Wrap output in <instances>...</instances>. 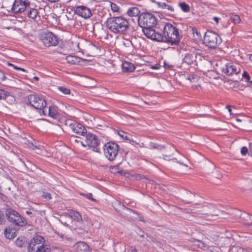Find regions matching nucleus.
<instances>
[{
    "instance_id": "63",
    "label": "nucleus",
    "mask_w": 252,
    "mask_h": 252,
    "mask_svg": "<svg viewBox=\"0 0 252 252\" xmlns=\"http://www.w3.org/2000/svg\"><path fill=\"white\" fill-rule=\"evenodd\" d=\"M172 160L176 161L177 160V159L176 158H172Z\"/></svg>"
},
{
    "instance_id": "62",
    "label": "nucleus",
    "mask_w": 252,
    "mask_h": 252,
    "mask_svg": "<svg viewBox=\"0 0 252 252\" xmlns=\"http://www.w3.org/2000/svg\"><path fill=\"white\" fill-rule=\"evenodd\" d=\"M74 141H75V142H76V143H79V142H80L78 140H77V139H75V140H74Z\"/></svg>"
},
{
    "instance_id": "44",
    "label": "nucleus",
    "mask_w": 252,
    "mask_h": 252,
    "mask_svg": "<svg viewBox=\"0 0 252 252\" xmlns=\"http://www.w3.org/2000/svg\"><path fill=\"white\" fill-rule=\"evenodd\" d=\"M42 196L43 198L48 200H49L52 198L51 194L48 192H43Z\"/></svg>"
},
{
    "instance_id": "55",
    "label": "nucleus",
    "mask_w": 252,
    "mask_h": 252,
    "mask_svg": "<svg viewBox=\"0 0 252 252\" xmlns=\"http://www.w3.org/2000/svg\"><path fill=\"white\" fill-rule=\"evenodd\" d=\"M226 108L227 109V110H228L229 112L230 113V114L231 115L232 114V113H231V106H226Z\"/></svg>"
},
{
    "instance_id": "57",
    "label": "nucleus",
    "mask_w": 252,
    "mask_h": 252,
    "mask_svg": "<svg viewBox=\"0 0 252 252\" xmlns=\"http://www.w3.org/2000/svg\"><path fill=\"white\" fill-rule=\"evenodd\" d=\"M48 0L51 2H57V1H59V0Z\"/></svg>"
},
{
    "instance_id": "30",
    "label": "nucleus",
    "mask_w": 252,
    "mask_h": 252,
    "mask_svg": "<svg viewBox=\"0 0 252 252\" xmlns=\"http://www.w3.org/2000/svg\"><path fill=\"white\" fill-rule=\"evenodd\" d=\"M178 5L184 12H188L189 11V6L186 3L180 2L179 3Z\"/></svg>"
},
{
    "instance_id": "35",
    "label": "nucleus",
    "mask_w": 252,
    "mask_h": 252,
    "mask_svg": "<svg viewBox=\"0 0 252 252\" xmlns=\"http://www.w3.org/2000/svg\"><path fill=\"white\" fill-rule=\"evenodd\" d=\"M58 90L64 94H70V90L63 86H60L58 88Z\"/></svg>"
},
{
    "instance_id": "37",
    "label": "nucleus",
    "mask_w": 252,
    "mask_h": 252,
    "mask_svg": "<svg viewBox=\"0 0 252 252\" xmlns=\"http://www.w3.org/2000/svg\"><path fill=\"white\" fill-rule=\"evenodd\" d=\"M193 243L194 246L197 247L200 249H203V248L205 247L204 243L199 240H194L193 241Z\"/></svg>"
},
{
    "instance_id": "16",
    "label": "nucleus",
    "mask_w": 252,
    "mask_h": 252,
    "mask_svg": "<svg viewBox=\"0 0 252 252\" xmlns=\"http://www.w3.org/2000/svg\"><path fill=\"white\" fill-rule=\"evenodd\" d=\"M65 60L66 62L72 65L80 64L82 62V59L77 56H68L66 57Z\"/></svg>"
},
{
    "instance_id": "20",
    "label": "nucleus",
    "mask_w": 252,
    "mask_h": 252,
    "mask_svg": "<svg viewBox=\"0 0 252 252\" xmlns=\"http://www.w3.org/2000/svg\"><path fill=\"white\" fill-rule=\"evenodd\" d=\"M69 215L70 218L78 222L82 221V216L78 212L70 210L69 212Z\"/></svg>"
},
{
    "instance_id": "7",
    "label": "nucleus",
    "mask_w": 252,
    "mask_h": 252,
    "mask_svg": "<svg viewBox=\"0 0 252 252\" xmlns=\"http://www.w3.org/2000/svg\"><path fill=\"white\" fill-rule=\"evenodd\" d=\"M27 103L30 104L35 109L38 110L40 115L41 114V111L44 109L47 105L44 99L35 94L28 95Z\"/></svg>"
},
{
    "instance_id": "41",
    "label": "nucleus",
    "mask_w": 252,
    "mask_h": 252,
    "mask_svg": "<svg viewBox=\"0 0 252 252\" xmlns=\"http://www.w3.org/2000/svg\"><path fill=\"white\" fill-rule=\"evenodd\" d=\"M5 221L4 215L3 213L0 210V225L4 224Z\"/></svg>"
},
{
    "instance_id": "12",
    "label": "nucleus",
    "mask_w": 252,
    "mask_h": 252,
    "mask_svg": "<svg viewBox=\"0 0 252 252\" xmlns=\"http://www.w3.org/2000/svg\"><path fill=\"white\" fill-rule=\"evenodd\" d=\"M74 12L75 14L84 19L89 18L92 15L91 9L84 5L77 6L75 9Z\"/></svg>"
},
{
    "instance_id": "60",
    "label": "nucleus",
    "mask_w": 252,
    "mask_h": 252,
    "mask_svg": "<svg viewBox=\"0 0 252 252\" xmlns=\"http://www.w3.org/2000/svg\"><path fill=\"white\" fill-rule=\"evenodd\" d=\"M7 64H8V66H12V67H13V65H14V64H13L12 63H8Z\"/></svg>"
},
{
    "instance_id": "3",
    "label": "nucleus",
    "mask_w": 252,
    "mask_h": 252,
    "mask_svg": "<svg viewBox=\"0 0 252 252\" xmlns=\"http://www.w3.org/2000/svg\"><path fill=\"white\" fill-rule=\"evenodd\" d=\"M108 29L115 34H124L129 29L128 20L123 16L113 17L107 20Z\"/></svg>"
},
{
    "instance_id": "61",
    "label": "nucleus",
    "mask_w": 252,
    "mask_h": 252,
    "mask_svg": "<svg viewBox=\"0 0 252 252\" xmlns=\"http://www.w3.org/2000/svg\"><path fill=\"white\" fill-rule=\"evenodd\" d=\"M33 79L35 80H38V78L36 76L34 77Z\"/></svg>"
},
{
    "instance_id": "22",
    "label": "nucleus",
    "mask_w": 252,
    "mask_h": 252,
    "mask_svg": "<svg viewBox=\"0 0 252 252\" xmlns=\"http://www.w3.org/2000/svg\"><path fill=\"white\" fill-rule=\"evenodd\" d=\"M26 10H27V16L32 19H35L38 13L37 9L35 8H30V6L29 8H27Z\"/></svg>"
},
{
    "instance_id": "24",
    "label": "nucleus",
    "mask_w": 252,
    "mask_h": 252,
    "mask_svg": "<svg viewBox=\"0 0 252 252\" xmlns=\"http://www.w3.org/2000/svg\"><path fill=\"white\" fill-rule=\"evenodd\" d=\"M193 55L189 53H187L185 55V57L183 60V63H187V64H191L193 63Z\"/></svg>"
},
{
    "instance_id": "32",
    "label": "nucleus",
    "mask_w": 252,
    "mask_h": 252,
    "mask_svg": "<svg viewBox=\"0 0 252 252\" xmlns=\"http://www.w3.org/2000/svg\"><path fill=\"white\" fill-rule=\"evenodd\" d=\"M230 20L234 24H238L241 22V18L238 15H232L230 17Z\"/></svg>"
},
{
    "instance_id": "17",
    "label": "nucleus",
    "mask_w": 252,
    "mask_h": 252,
    "mask_svg": "<svg viewBox=\"0 0 252 252\" xmlns=\"http://www.w3.org/2000/svg\"><path fill=\"white\" fill-rule=\"evenodd\" d=\"M15 229L10 226L6 228L4 231L5 238L8 239H13L15 237Z\"/></svg>"
},
{
    "instance_id": "2",
    "label": "nucleus",
    "mask_w": 252,
    "mask_h": 252,
    "mask_svg": "<svg viewBox=\"0 0 252 252\" xmlns=\"http://www.w3.org/2000/svg\"><path fill=\"white\" fill-rule=\"evenodd\" d=\"M138 22L146 36L153 40L158 32L155 28L157 19L155 15L150 13H142L138 18Z\"/></svg>"
},
{
    "instance_id": "43",
    "label": "nucleus",
    "mask_w": 252,
    "mask_h": 252,
    "mask_svg": "<svg viewBox=\"0 0 252 252\" xmlns=\"http://www.w3.org/2000/svg\"><path fill=\"white\" fill-rule=\"evenodd\" d=\"M197 76L194 75H189L188 77V79L190 80L191 82H195V80L197 79Z\"/></svg>"
},
{
    "instance_id": "58",
    "label": "nucleus",
    "mask_w": 252,
    "mask_h": 252,
    "mask_svg": "<svg viewBox=\"0 0 252 252\" xmlns=\"http://www.w3.org/2000/svg\"><path fill=\"white\" fill-rule=\"evenodd\" d=\"M32 146H33V147H32L33 149H38V148L37 147V146L32 145Z\"/></svg>"
},
{
    "instance_id": "53",
    "label": "nucleus",
    "mask_w": 252,
    "mask_h": 252,
    "mask_svg": "<svg viewBox=\"0 0 252 252\" xmlns=\"http://www.w3.org/2000/svg\"><path fill=\"white\" fill-rule=\"evenodd\" d=\"M130 252H138V251L136 248L131 247L130 248Z\"/></svg>"
},
{
    "instance_id": "40",
    "label": "nucleus",
    "mask_w": 252,
    "mask_h": 252,
    "mask_svg": "<svg viewBox=\"0 0 252 252\" xmlns=\"http://www.w3.org/2000/svg\"><path fill=\"white\" fill-rule=\"evenodd\" d=\"M122 208L123 209L127 210L130 213H133L135 214H136L138 216L140 215V214L137 212H136L131 209H130V208H128L126 207L124 204L122 205Z\"/></svg>"
},
{
    "instance_id": "8",
    "label": "nucleus",
    "mask_w": 252,
    "mask_h": 252,
    "mask_svg": "<svg viewBox=\"0 0 252 252\" xmlns=\"http://www.w3.org/2000/svg\"><path fill=\"white\" fill-rule=\"evenodd\" d=\"M85 141L86 144H84L81 141V143L83 146L86 147V146H88L89 147L92 148L94 151L99 152L100 149L99 146L100 144V141L97 138L95 135L91 133L87 134Z\"/></svg>"
},
{
    "instance_id": "18",
    "label": "nucleus",
    "mask_w": 252,
    "mask_h": 252,
    "mask_svg": "<svg viewBox=\"0 0 252 252\" xmlns=\"http://www.w3.org/2000/svg\"><path fill=\"white\" fill-rule=\"evenodd\" d=\"M123 71L126 72H131L134 70L135 67L134 64L130 62H125L122 64Z\"/></svg>"
},
{
    "instance_id": "26",
    "label": "nucleus",
    "mask_w": 252,
    "mask_h": 252,
    "mask_svg": "<svg viewBox=\"0 0 252 252\" xmlns=\"http://www.w3.org/2000/svg\"><path fill=\"white\" fill-rule=\"evenodd\" d=\"M231 251L232 252H251V249L247 248L244 249L239 246H234L232 247Z\"/></svg>"
},
{
    "instance_id": "33",
    "label": "nucleus",
    "mask_w": 252,
    "mask_h": 252,
    "mask_svg": "<svg viewBox=\"0 0 252 252\" xmlns=\"http://www.w3.org/2000/svg\"><path fill=\"white\" fill-rule=\"evenodd\" d=\"M111 9L114 12H120V7L116 3L111 2L110 4Z\"/></svg>"
},
{
    "instance_id": "42",
    "label": "nucleus",
    "mask_w": 252,
    "mask_h": 252,
    "mask_svg": "<svg viewBox=\"0 0 252 252\" xmlns=\"http://www.w3.org/2000/svg\"><path fill=\"white\" fill-rule=\"evenodd\" d=\"M16 245L19 247H23L24 242L19 238H17L15 241Z\"/></svg>"
},
{
    "instance_id": "54",
    "label": "nucleus",
    "mask_w": 252,
    "mask_h": 252,
    "mask_svg": "<svg viewBox=\"0 0 252 252\" xmlns=\"http://www.w3.org/2000/svg\"><path fill=\"white\" fill-rule=\"evenodd\" d=\"M138 235L142 238H144V237H145L144 232H141V230L140 231V233H138Z\"/></svg>"
},
{
    "instance_id": "36",
    "label": "nucleus",
    "mask_w": 252,
    "mask_h": 252,
    "mask_svg": "<svg viewBox=\"0 0 252 252\" xmlns=\"http://www.w3.org/2000/svg\"><path fill=\"white\" fill-rule=\"evenodd\" d=\"M9 95V93L7 91L0 89V100L5 99L6 97Z\"/></svg>"
},
{
    "instance_id": "48",
    "label": "nucleus",
    "mask_w": 252,
    "mask_h": 252,
    "mask_svg": "<svg viewBox=\"0 0 252 252\" xmlns=\"http://www.w3.org/2000/svg\"><path fill=\"white\" fill-rule=\"evenodd\" d=\"M84 195H85L87 198H88L91 200L95 201V199L93 198V194L91 193H89L85 195L84 194Z\"/></svg>"
},
{
    "instance_id": "23",
    "label": "nucleus",
    "mask_w": 252,
    "mask_h": 252,
    "mask_svg": "<svg viewBox=\"0 0 252 252\" xmlns=\"http://www.w3.org/2000/svg\"><path fill=\"white\" fill-rule=\"evenodd\" d=\"M16 225L23 226L26 225L27 223V220L23 217H21L20 215L18 216L16 220H14V221L13 222Z\"/></svg>"
},
{
    "instance_id": "56",
    "label": "nucleus",
    "mask_w": 252,
    "mask_h": 252,
    "mask_svg": "<svg viewBox=\"0 0 252 252\" xmlns=\"http://www.w3.org/2000/svg\"><path fill=\"white\" fill-rule=\"evenodd\" d=\"M152 69H158L159 68V66L158 65H156V66H153L152 67Z\"/></svg>"
},
{
    "instance_id": "31",
    "label": "nucleus",
    "mask_w": 252,
    "mask_h": 252,
    "mask_svg": "<svg viewBox=\"0 0 252 252\" xmlns=\"http://www.w3.org/2000/svg\"><path fill=\"white\" fill-rule=\"evenodd\" d=\"M36 246V244H34V243L31 241L30 243L29 244V246L28 248V252H35L37 248Z\"/></svg>"
},
{
    "instance_id": "49",
    "label": "nucleus",
    "mask_w": 252,
    "mask_h": 252,
    "mask_svg": "<svg viewBox=\"0 0 252 252\" xmlns=\"http://www.w3.org/2000/svg\"><path fill=\"white\" fill-rule=\"evenodd\" d=\"M13 67L16 69V70H21V71H22L23 72H27V70L26 69H25L24 68H21V67H18L16 65H13Z\"/></svg>"
},
{
    "instance_id": "15",
    "label": "nucleus",
    "mask_w": 252,
    "mask_h": 252,
    "mask_svg": "<svg viewBox=\"0 0 252 252\" xmlns=\"http://www.w3.org/2000/svg\"><path fill=\"white\" fill-rule=\"evenodd\" d=\"M19 215V214L17 212L12 209L7 210L6 212V216L7 219L11 222H13L14 220H16Z\"/></svg>"
},
{
    "instance_id": "45",
    "label": "nucleus",
    "mask_w": 252,
    "mask_h": 252,
    "mask_svg": "<svg viewBox=\"0 0 252 252\" xmlns=\"http://www.w3.org/2000/svg\"><path fill=\"white\" fill-rule=\"evenodd\" d=\"M248 150L246 147H243L241 149V153L243 156H245L248 153Z\"/></svg>"
},
{
    "instance_id": "46",
    "label": "nucleus",
    "mask_w": 252,
    "mask_h": 252,
    "mask_svg": "<svg viewBox=\"0 0 252 252\" xmlns=\"http://www.w3.org/2000/svg\"><path fill=\"white\" fill-rule=\"evenodd\" d=\"M6 77L4 74V73L0 70V83L5 80Z\"/></svg>"
},
{
    "instance_id": "6",
    "label": "nucleus",
    "mask_w": 252,
    "mask_h": 252,
    "mask_svg": "<svg viewBox=\"0 0 252 252\" xmlns=\"http://www.w3.org/2000/svg\"><path fill=\"white\" fill-rule=\"evenodd\" d=\"M105 157L110 161L115 159L118 155L119 146L114 142H109L103 147Z\"/></svg>"
},
{
    "instance_id": "59",
    "label": "nucleus",
    "mask_w": 252,
    "mask_h": 252,
    "mask_svg": "<svg viewBox=\"0 0 252 252\" xmlns=\"http://www.w3.org/2000/svg\"><path fill=\"white\" fill-rule=\"evenodd\" d=\"M26 214H27L28 215H31L32 214V213L30 211H26Z\"/></svg>"
},
{
    "instance_id": "5",
    "label": "nucleus",
    "mask_w": 252,
    "mask_h": 252,
    "mask_svg": "<svg viewBox=\"0 0 252 252\" xmlns=\"http://www.w3.org/2000/svg\"><path fill=\"white\" fill-rule=\"evenodd\" d=\"M204 43L211 48H215L222 42L221 37L215 32L207 31L204 36Z\"/></svg>"
},
{
    "instance_id": "38",
    "label": "nucleus",
    "mask_w": 252,
    "mask_h": 252,
    "mask_svg": "<svg viewBox=\"0 0 252 252\" xmlns=\"http://www.w3.org/2000/svg\"><path fill=\"white\" fill-rule=\"evenodd\" d=\"M150 146L152 149H157L160 150L165 148L164 146L160 145L155 143H150Z\"/></svg>"
},
{
    "instance_id": "34",
    "label": "nucleus",
    "mask_w": 252,
    "mask_h": 252,
    "mask_svg": "<svg viewBox=\"0 0 252 252\" xmlns=\"http://www.w3.org/2000/svg\"><path fill=\"white\" fill-rule=\"evenodd\" d=\"M192 33L196 39H198L201 37L200 32L195 28H192Z\"/></svg>"
},
{
    "instance_id": "9",
    "label": "nucleus",
    "mask_w": 252,
    "mask_h": 252,
    "mask_svg": "<svg viewBox=\"0 0 252 252\" xmlns=\"http://www.w3.org/2000/svg\"><path fill=\"white\" fill-rule=\"evenodd\" d=\"M40 40L46 47L55 46L59 43L58 37L51 32H46L41 36Z\"/></svg>"
},
{
    "instance_id": "14",
    "label": "nucleus",
    "mask_w": 252,
    "mask_h": 252,
    "mask_svg": "<svg viewBox=\"0 0 252 252\" xmlns=\"http://www.w3.org/2000/svg\"><path fill=\"white\" fill-rule=\"evenodd\" d=\"M41 115L46 116L48 114L49 116L55 119H57L59 117V113L57 107L55 106H51L49 107L46 106L44 109L41 111Z\"/></svg>"
},
{
    "instance_id": "29",
    "label": "nucleus",
    "mask_w": 252,
    "mask_h": 252,
    "mask_svg": "<svg viewBox=\"0 0 252 252\" xmlns=\"http://www.w3.org/2000/svg\"><path fill=\"white\" fill-rule=\"evenodd\" d=\"M50 249L43 245L37 246L35 252H50Z\"/></svg>"
},
{
    "instance_id": "11",
    "label": "nucleus",
    "mask_w": 252,
    "mask_h": 252,
    "mask_svg": "<svg viewBox=\"0 0 252 252\" xmlns=\"http://www.w3.org/2000/svg\"><path fill=\"white\" fill-rule=\"evenodd\" d=\"M238 65H236L232 63H227L225 66L222 68V72L227 76H232L233 74H238L240 73V68L237 67Z\"/></svg>"
},
{
    "instance_id": "4",
    "label": "nucleus",
    "mask_w": 252,
    "mask_h": 252,
    "mask_svg": "<svg viewBox=\"0 0 252 252\" xmlns=\"http://www.w3.org/2000/svg\"><path fill=\"white\" fill-rule=\"evenodd\" d=\"M198 212L200 215L199 217L206 220H215L220 213V211L216 209L214 205L211 204L204 205L202 209Z\"/></svg>"
},
{
    "instance_id": "64",
    "label": "nucleus",
    "mask_w": 252,
    "mask_h": 252,
    "mask_svg": "<svg viewBox=\"0 0 252 252\" xmlns=\"http://www.w3.org/2000/svg\"><path fill=\"white\" fill-rule=\"evenodd\" d=\"M250 60L252 62V55H251V56H250Z\"/></svg>"
},
{
    "instance_id": "13",
    "label": "nucleus",
    "mask_w": 252,
    "mask_h": 252,
    "mask_svg": "<svg viewBox=\"0 0 252 252\" xmlns=\"http://www.w3.org/2000/svg\"><path fill=\"white\" fill-rule=\"evenodd\" d=\"M69 126L74 133L78 135L84 136L87 134V129L79 123L72 122L69 124Z\"/></svg>"
},
{
    "instance_id": "21",
    "label": "nucleus",
    "mask_w": 252,
    "mask_h": 252,
    "mask_svg": "<svg viewBox=\"0 0 252 252\" xmlns=\"http://www.w3.org/2000/svg\"><path fill=\"white\" fill-rule=\"evenodd\" d=\"M140 11L136 7H130L127 11V14L131 17H137L140 14Z\"/></svg>"
},
{
    "instance_id": "52",
    "label": "nucleus",
    "mask_w": 252,
    "mask_h": 252,
    "mask_svg": "<svg viewBox=\"0 0 252 252\" xmlns=\"http://www.w3.org/2000/svg\"><path fill=\"white\" fill-rule=\"evenodd\" d=\"M162 2L163 1H156V3L157 4V5L159 7H161V5L162 4Z\"/></svg>"
},
{
    "instance_id": "28",
    "label": "nucleus",
    "mask_w": 252,
    "mask_h": 252,
    "mask_svg": "<svg viewBox=\"0 0 252 252\" xmlns=\"http://www.w3.org/2000/svg\"><path fill=\"white\" fill-rule=\"evenodd\" d=\"M44 238L41 236H36L35 237H33L32 239H31V241H32L34 244H36V245H39L41 244L42 242H44Z\"/></svg>"
},
{
    "instance_id": "10",
    "label": "nucleus",
    "mask_w": 252,
    "mask_h": 252,
    "mask_svg": "<svg viewBox=\"0 0 252 252\" xmlns=\"http://www.w3.org/2000/svg\"><path fill=\"white\" fill-rule=\"evenodd\" d=\"M30 6V1L29 0H15L11 11L15 14L22 13L29 8Z\"/></svg>"
},
{
    "instance_id": "51",
    "label": "nucleus",
    "mask_w": 252,
    "mask_h": 252,
    "mask_svg": "<svg viewBox=\"0 0 252 252\" xmlns=\"http://www.w3.org/2000/svg\"><path fill=\"white\" fill-rule=\"evenodd\" d=\"M213 19L217 24L219 23V20H220V18L217 17H214Z\"/></svg>"
},
{
    "instance_id": "50",
    "label": "nucleus",
    "mask_w": 252,
    "mask_h": 252,
    "mask_svg": "<svg viewBox=\"0 0 252 252\" xmlns=\"http://www.w3.org/2000/svg\"><path fill=\"white\" fill-rule=\"evenodd\" d=\"M167 2H168V1H163V2H162V4L161 5V7L163 9H165L166 7V5L167 4Z\"/></svg>"
},
{
    "instance_id": "39",
    "label": "nucleus",
    "mask_w": 252,
    "mask_h": 252,
    "mask_svg": "<svg viewBox=\"0 0 252 252\" xmlns=\"http://www.w3.org/2000/svg\"><path fill=\"white\" fill-rule=\"evenodd\" d=\"M243 77L246 79V81L248 82H250L251 83H252V81H251V77L249 75V73L247 72L246 71H244L243 74H242Z\"/></svg>"
},
{
    "instance_id": "27",
    "label": "nucleus",
    "mask_w": 252,
    "mask_h": 252,
    "mask_svg": "<svg viewBox=\"0 0 252 252\" xmlns=\"http://www.w3.org/2000/svg\"><path fill=\"white\" fill-rule=\"evenodd\" d=\"M118 134L124 140L130 141V134L123 130L117 131Z\"/></svg>"
},
{
    "instance_id": "25",
    "label": "nucleus",
    "mask_w": 252,
    "mask_h": 252,
    "mask_svg": "<svg viewBox=\"0 0 252 252\" xmlns=\"http://www.w3.org/2000/svg\"><path fill=\"white\" fill-rule=\"evenodd\" d=\"M240 217L241 219L244 220L246 222V224L251 226V218H252V216H250L249 214L246 213H242L240 214Z\"/></svg>"
},
{
    "instance_id": "1",
    "label": "nucleus",
    "mask_w": 252,
    "mask_h": 252,
    "mask_svg": "<svg viewBox=\"0 0 252 252\" xmlns=\"http://www.w3.org/2000/svg\"><path fill=\"white\" fill-rule=\"evenodd\" d=\"M180 39L177 28L171 24L166 23L164 26L163 34L158 31L153 40L170 44L171 45H177Z\"/></svg>"
},
{
    "instance_id": "47",
    "label": "nucleus",
    "mask_w": 252,
    "mask_h": 252,
    "mask_svg": "<svg viewBox=\"0 0 252 252\" xmlns=\"http://www.w3.org/2000/svg\"><path fill=\"white\" fill-rule=\"evenodd\" d=\"M165 9H167L168 10L171 12L174 11V8L173 6L169 4V2H167V4L166 5V7Z\"/></svg>"
},
{
    "instance_id": "19",
    "label": "nucleus",
    "mask_w": 252,
    "mask_h": 252,
    "mask_svg": "<svg viewBox=\"0 0 252 252\" xmlns=\"http://www.w3.org/2000/svg\"><path fill=\"white\" fill-rule=\"evenodd\" d=\"M76 249L77 252H83L88 249V245L84 242H79L76 244Z\"/></svg>"
}]
</instances>
